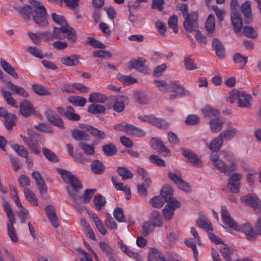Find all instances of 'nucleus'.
Returning a JSON list of instances; mask_svg holds the SVG:
<instances>
[{"label": "nucleus", "mask_w": 261, "mask_h": 261, "mask_svg": "<svg viewBox=\"0 0 261 261\" xmlns=\"http://www.w3.org/2000/svg\"><path fill=\"white\" fill-rule=\"evenodd\" d=\"M29 2L34 6L32 17L34 22L41 27L48 25L47 10L42 4L36 0H29Z\"/></svg>", "instance_id": "f03ea898"}, {"label": "nucleus", "mask_w": 261, "mask_h": 261, "mask_svg": "<svg viewBox=\"0 0 261 261\" xmlns=\"http://www.w3.org/2000/svg\"><path fill=\"white\" fill-rule=\"evenodd\" d=\"M32 89L34 92L39 96L49 95L50 92L46 87L38 84L32 85Z\"/></svg>", "instance_id": "a878e982"}, {"label": "nucleus", "mask_w": 261, "mask_h": 261, "mask_svg": "<svg viewBox=\"0 0 261 261\" xmlns=\"http://www.w3.org/2000/svg\"><path fill=\"white\" fill-rule=\"evenodd\" d=\"M233 60L236 64H238L241 69H243L245 66L247 62V57L243 56L239 53H235L233 56Z\"/></svg>", "instance_id": "4c0bfd02"}, {"label": "nucleus", "mask_w": 261, "mask_h": 261, "mask_svg": "<svg viewBox=\"0 0 261 261\" xmlns=\"http://www.w3.org/2000/svg\"><path fill=\"white\" fill-rule=\"evenodd\" d=\"M3 208L9 219V222L7 224V228H13L12 226L15 222L14 212L12 211L9 204L7 202L3 204Z\"/></svg>", "instance_id": "5701e85b"}, {"label": "nucleus", "mask_w": 261, "mask_h": 261, "mask_svg": "<svg viewBox=\"0 0 261 261\" xmlns=\"http://www.w3.org/2000/svg\"><path fill=\"white\" fill-rule=\"evenodd\" d=\"M149 202L153 206L158 208L161 207L165 203V201L159 196L152 198Z\"/></svg>", "instance_id": "774afa93"}, {"label": "nucleus", "mask_w": 261, "mask_h": 261, "mask_svg": "<svg viewBox=\"0 0 261 261\" xmlns=\"http://www.w3.org/2000/svg\"><path fill=\"white\" fill-rule=\"evenodd\" d=\"M135 98L136 101L139 103L146 104L148 101L146 95L141 92H137L135 93Z\"/></svg>", "instance_id": "338daca9"}, {"label": "nucleus", "mask_w": 261, "mask_h": 261, "mask_svg": "<svg viewBox=\"0 0 261 261\" xmlns=\"http://www.w3.org/2000/svg\"><path fill=\"white\" fill-rule=\"evenodd\" d=\"M47 120L51 124L60 128H64V124L62 119L57 114H55L51 110H47L45 113Z\"/></svg>", "instance_id": "9d476101"}, {"label": "nucleus", "mask_w": 261, "mask_h": 261, "mask_svg": "<svg viewBox=\"0 0 261 261\" xmlns=\"http://www.w3.org/2000/svg\"><path fill=\"white\" fill-rule=\"evenodd\" d=\"M91 170L96 174H102L105 170V166L102 163L98 160H94L91 165Z\"/></svg>", "instance_id": "f704fd0d"}, {"label": "nucleus", "mask_w": 261, "mask_h": 261, "mask_svg": "<svg viewBox=\"0 0 261 261\" xmlns=\"http://www.w3.org/2000/svg\"><path fill=\"white\" fill-rule=\"evenodd\" d=\"M198 14L197 12H192L189 16L184 18V28L187 32L196 31L198 28Z\"/></svg>", "instance_id": "0eeeda50"}, {"label": "nucleus", "mask_w": 261, "mask_h": 261, "mask_svg": "<svg viewBox=\"0 0 261 261\" xmlns=\"http://www.w3.org/2000/svg\"><path fill=\"white\" fill-rule=\"evenodd\" d=\"M118 174L121 177L123 180L132 178L133 174L126 168L123 167H119L117 169Z\"/></svg>", "instance_id": "a19ab883"}, {"label": "nucleus", "mask_w": 261, "mask_h": 261, "mask_svg": "<svg viewBox=\"0 0 261 261\" xmlns=\"http://www.w3.org/2000/svg\"><path fill=\"white\" fill-rule=\"evenodd\" d=\"M19 112L23 116L29 117L34 113L35 109L28 100H24L20 103Z\"/></svg>", "instance_id": "2eb2a0df"}, {"label": "nucleus", "mask_w": 261, "mask_h": 261, "mask_svg": "<svg viewBox=\"0 0 261 261\" xmlns=\"http://www.w3.org/2000/svg\"><path fill=\"white\" fill-rule=\"evenodd\" d=\"M23 192L26 197L27 199L33 205L37 206L38 205L37 199L35 195L28 188H25Z\"/></svg>", "instance_id": "8fccbe9b"}, {"label": "nucleus", "mask_w": 261, "mask_h": 261, "mask_svg": "<svg viewBox=\"0 0 261 261\" xmlns=\"http://www.w3.org/2000/svg\"><path fill=\"white\" fill-rule=\"evenodd\" d=\"M224 123V121L221 118L211 120L210 125L211 131L214 133H217L220 131L222 128V125Z\"/></svg>", "instance_id": "bb28decb"}, {"label": "nucleus", "mask_w": 261, "mask_h": 261, "mask_svg": "<svg viewBox=\"0 0 261 261\" xmlns=\"http://www.w3.org/2000/svg\"><path fill=\"white\" fill-rule=\"evenodd\" d=\"M42 150L43 155L48 161L55 163L59 161L58 156L52 151L46 147H43Z\"/></svg>", "instance_id": "79ce46f5"}, {"label": "nucleus", "mask_w": 261, "mask_h": 261, "mask_svg": "<svg viewBox=\"0 0 261 261\" xmlns=\"http://www.w3.org/2000/svg\"><path fill=\"white\" fill-rule=\"evenodd\" d=\"M242 33L248 38L255 39L257 37L256 31L251 27L244 26L243 29Z\"/></svg>", "instance_id": "de8ad7c7"}, {"label": "nucleus", "mask_w": 261, "mask_h": 261, "mask_svg": "<svg viewBox=\"0 0 261 261\" xmlns=\"http://www.w3.org/2000/svg\"><path fill=\"white\" fill-rule=\"evenodd\" d=\"M99 246L102 251L109 257H113L112 255L114 253L113 249L107 243L104 242H100Z\"/></svg>", "instance_id": "052dcab7"}, {"label": "nucleus", "mask_w": 261, "mask_h": 261, "mask_svg": "<svg viewBox=\"0 0 261 261\" xmlns=\"http://www.w3.org/2000/svg\"><path fill=\"white\" fill-rule=\"evenodd\" d=\"M86 42L94 48L101 49H104L106 48V46L104 44L91 37L87 38Z\"/></svg>", "instance_id": "13d9d810"}, {"label": "nucleus", "mask_w": 261, "mask_h": 261, "mask_svg": "<svg viewBox=\"0 0 261 261\" xmlns=\"http://www.w3.org/2000/svg\"><path fill=\"white\" fill-rule=\"evenodd\" d=\"M106 108L103 106L98 104H92L88 107V112L92 114L96 115L105 113Z\"/></svg>", "instance_id": "58836bf2"}, {"label": "nucleus", "mask_w": 261, "mask_h": 261, "mask_svg": "<svg viewBox=\"0 0 261 261\" xmlns=\"http://www.w3.org/2000/svg\"><path fill=\"white\" fill-rule=\"evenodd\" d=\"M146 61L142 58H138L137 60L132 61L129 62L130 69L135 68L137 70L143 72L147 70V67L145 66Z\"/></svg>", "instance_id": "aec40b11"}, {"label": "nucleus", "mask_w": 261, "mask_h": 261, "mask_svg": "<svg viewBox=\"0 0 261 261\" xmlns=\"http://www.w3.org/2000/svg\"><path fill=\"white\" fill-rule=\"evenodd\" d=\"M212 47L215 50L219 58H223L225 56V48L220 41L217 38L212 40Z\"/></svg>", "instance_id": "412c9836"}, {"label": "nucleus", "mask_w": 261, "mask_h": 261, "mask_svg": "<svg viewBox=\"0 0 261 261\" xmlns=\"http://www.w3.org/2000/svg\"><path fill=\"white\" fill-rule=\"evenodd\" d=\"M28 137L20 135L24 143L29 146V148L33 153L39 154L40 153V150L38 147L39 135L32 132L31 130H28Z\"/></svg>", "instance_id": "39448f33"}, {"label": "nucleus", "mask_w": 261, "mask_h": 261, "mask_svg": "<svg viewBox=\"0 0 261 261\" xmlns=\"http://www.w3.org/2000/svg\"><path fill=\"white\" fill-rule=\"evenodd\" d=\"M105 154L107 156H112L117 153L116 147L112 143L105 145L102 147Z\"/></svg>", "instance_id": "a18cd8bd"}, {"label": "nucleus", "mask_w": 261, "mask_h": 261, "mask_svg": "<svg viewBox=\"0 0 261 261\" xmlns=\"http://www.w3.org/2000/svg\"><path fill=\"white\" fill-rule=\"evenodd\" d=\"M198 226L201 228H213L211 222L204 215L199 213V218L196 221Z\"/></svg>", "instance_id": "7c9ffc66"}, {"label": "nucleus", "mask_w": 261, "mask_h": 261, "mask_svg": "<svg viewBox=\"0 0 261 261\" xmlns=\"http://www.w3.org/2000/svg\"><path fill=\"white\" fill-rule=\"evenodd\" d=\"M162 222L161 220L159 215L156 218H152L150 221L144 223L142 228H151V227H160L162 226Z\"/></svg>", "instance_id": "473e14b6"}, {"label": "nucleus", "mask_w": 261, "mask_h": 261, "mask_svg": "<svg viewBox=\"0 0 261 261\" xmlns=\"http://www.w3.org/2000/svg\"><path fill=\"white\" fill-rule=\"evenodd\" d=\"M223 143V140L219 135L217 138H215L211 141L208 148L212 151H217L220 149Z\"/></svg>", "instance_id": "ea45409f"}, {"label": "nucleus", "mask_w": 261, "mask_h": 261, "mask_svg": "<svg viewBox=\"0 0 261 261\" xmlns=\"http://www.w3.org/2000/svg\"><path fill=\"white\" fill-rule=\"evenodd\" d=\"M173 202V201L168 202L167 205L162 210L163 215L166 219H171L174 215V211L176 208L180 207L176 206Z\"/></svg>", "instance_id": "dca6fc26"}, {"label": "nucleus", "mask_w": 261, "mask_h": 261, "mask_svg": "<svg viewBox=\"0 0 261 261\" xmlns=\"http://www.w3.org/2000/svg\"><path fill=\"white\" fill-rule=\"evenodd\" d=\"M8 87L14 93L19 95L23 97L27 98L29 96L28 92L22 87L14 84L11 81H7Z\"/></svg>", "instance_id": "a211bd4d"}, {"label": "nucleus", "mask_w": 261, "mask_h": 261, "mask_svg": "<svg viewBox=\"0 0 261 261\" xmlns=\"http://www.w3.org/2000/svg\"><path fill=\"white\" fill-rule=\"evenodd\" d=\"M64 37H66L72 42H75L76 41L75 30L67 24L65 25L63 29V38Z\"/></svg>", "instance_id": "2f4dec72"}, {"label": "nucleus", "mask_w": 261, "mask_h": 261, "mask_svg": "<svg viewBox=\"0 0 261 261\" xmlns=\"http://www.w3.org/2000/svg\"><path fill=\"white\" fill-rule=\"evenodd\" d=\"M161 195L164 198V201H166L167 203L173 201L176 206H180V203L173 197V190L171 187H163L161 191Z\"/></svg>", "instance_id": "9b49d317"}, {"label": "nucleus", "mask_w": 261, "mask_h": 261, "mask_svg": "<svg viewBox=\"0 0 261 261\" xmlns=\"http://www.w3.org/2000/svg\"><path fill=\"white\" fill-rule=\"evenodd\" d=\"M237 99V106L239 107L246 109L251 108L252 98L249 94L245 92L240 93L237 90L234 89L229 93V96L226 98V100L230 103H233Z\"/></svg>", "instance_id": "7ed1b4c3"}, {"label": "nucleus", "mask_w": 261, "mask_h": 261, "mask_svg": "<svg viewBox=\"0 0 261 261\" xmlns=\"http://www.w3.org/2000/svg\"><path fill=\"white\" fill-rule=\"evenodd\" d=\"M237 132V129L236 128H231L222 132L219 134V137H220L222 139L224 138L226 140H229L235 136Z\"/></svg>", "instance_id": "3c124183"}, {"label": "nucleus", "mask_w": 261, "mask_h": 261, "mask_svg": "<svg viewBox=\"0 0 261 261\" xmlns=\"http://www.w3.org/2000/svg\"><path fill=\"white\" fill-rule=\"evenodd\" d=\"M5 118L6 127L8 129H11L12 126L15 124L16 116L13 114L8 113Z\"/></svg>", "instance_id": "bf43d9fd"}, {"label": "nucleus", "mask_w": 261, "mask_h": 261, "mask_svg": "<svg viewBox=\"0 0 261 261\" xmlns=\"http://www.w3.org/2000/svg\"><path fill=\"white\" fill-rule=\"evenodd\" d=\"M65 117L72 121H78L80 119V115L74 113V110L71 106L66 107Z\"/></svg>", "instance_id": "c03bdc74"}, {"label": "nucleus", "mask_w": 261, "mask_h": 261, "mask_svg": "<svg viewBox=\"0 0 261 261\" xmlns=\"http://www.w3.org/2000/svg\"><path fill=\"white\" fill-rule=\"evenodd\" d=\"M96 191V190L95 189L86 190L83 194L81 196L80 200L83 203L89 202L92 195L94 194Z\"/></svg>", "instance_id": "6e6d98bb"}, {"label": "nucleus", "mask_w": 261, "mask_h": 261, "mask_svg": "<svg viewBox=\"0 0 261 261\" xmlns=\"http://www.w3.org/2000/svg\"><path fill=\"white\" fill-rule=\"evenodd\" d=\"M215 28V17L213 14H210L205 23V29L208 35L212 36Z\"/></svg>", "instance_id": "c85d7f7f"}, {"label": "nucleus", "mask_w": 261, "mask_h": 261, "mask_svg": "<svg viewBox=\"0 0 261 261\" xmlns=\"http://www.w3.org/2000/svg\"><path fill=\"white\" fill-rule=\"evenodd\" d=\"M71 135L74 139L79 141H87L90 139V137L87 133L79 129L73 130L71 132Z\"/></svg>", "instance_id": "cd10ccee"}, {"label": "nucleus", "mask_w": 261, "mask_h": 261, "mask_svg": "<svg viewBox=\"0 0 261 261\" xmlns=\"http://www.w3.org/2000/svg\"><path fill=\"white\" fill-rule=\"evenodd\" d=\"M117 78L125 85H129L137 82V80L134 77L129 75H124L121 73L118 74Z\"/></svg>", "instance_id": "37998d69"}, {"label": "nucleus", "mask_w": 261, "mask_h": 261, "mask_svg": "<svg viewBox=\"0 0 261 261\" xmlns=\"http://www.w3.org/2000/svg\"><path fill=\"white\" fill-rule=\"evenodd\" d=\"M105 197L100 195H97L95 196L93 199V203L95 208L100 210L105 205L106 203Z\"/></svg>", "instance_id": "603ef678"}, {"label": "nucleus", "mask_w": 261, "mask_h": 261, "mask_svg": "<svg viewBox=\"0 0 261 261\" xmlns=\"http://www.w3.org/2000/svg\"><path fill=\"white\" fill-rule=\"evenodd\" d=\"M79 145L86 155H94L95 150L93 146L85 142H80Z\"/></svg>", "instance_id": "09e8293b"}, {"label": "nucleus", "mask_w": 261, "mask_h": 261, "mask_svg": "<svg viewBox=\"0 0 261 261\" xmlns=\"http://www.w3.org/2000/svg\"><path fill=\"white\" fill-rule=\"evenodd\" d=\"M68 101L74 106L84 107L87 100L86 98L79 96H72L69 98Z\"/></svg>", "instance_id": "49530a36"}, {"label": "nucleus", "mask_w": 261, "mask_h": 261, "mask_svg": "<svg viewBox=\"0 0 261 261\" xmlns=\"http://www.w3.org/2000/svg\"><path fill=\"white\" fill-rule=\"evenodd\" d=\"M12 147L19 155L25 158L28 157L29 152L23 146L14 144L12 146Z\"/></svg>", "instance_id": "5fc2aeb1"}, {"label": "nucleus", "mask_w": 261, "mask_h": 261, "mask_svg": "<svg viewBox=\"0 0 261 261\" xmlns=\"http://www.w3.org/2000/svg\"><path fill=\"white\" fill-rule=\"evenodd\" d=\"M220 246V251L226 261H231V255L234 253L235 250L228 247L226 245L222 244Z\"/></svg>", "instance_id": "72a5a7b5"}, {"label": "nucleus", "mask_w": 261, "mask_h": 261, "mask_svg": "<svg viewBox=\"0 0 261 261\" xmlns=\"http://www.w3.org/2000/svg\"><path fill=\"white\" fill-rule=\"evenodd\" d=\"M242 176L241 174L236 172L232 173L228 178L227 188L233 193H238L240 191L241 180Z\"/></svg>", "instance_id": "423d86ee"}, {"label": "nucleus", "mask_w": 261, "mask_h": 261, "mask_svg": "<svg viewBox=\"0 0 261 261\" xmlns=\"http://www.w3.org/2000/svg\"><path fill=\"white\" fill-rule=\"evenodd\" d=\"M221 217L223 222L228 227L237 228L239 227L238 224L231 217L229 213L224 206L221 207Z\"/></svg>", "instance_id": "f8f14e48"}, {"label": "nucleus", "mask_w": 261, "mask_h": 261, "mask_svg": "<svg viewBox=\"0 0 261 261\" xmlns=\"http://www.w3.org/2000/svg\"><path fill=\"white\" fill-rule=\"evenodd\" d=\"M51 18L56 24L61 26H65L67 24L66 20L63 16L53 13L51 14Z\"/></svg>", "instance_id": "e2e57ef3"}, {"label": "nucleus", "mask_w": 261, "mask_h": 261, "mask_svg": "<svg viewBox=\"0 0 261 261\" xmlns=\"http://www.w3.org/2000/svg\"><path fill=\"white\" fill-rule=\"evenodd\" d=\"M46 214L48 219L53 226L57 228L59 226L58 220L56 216L54 208L51 205H48L45 208Z\"/></svg>", "instance_id": "6ab92c4d"}, {"label": "nucleus", "mask_w": 261, "mask_h": 261, "mask_svg": "<svg viewBox=\"0 0 261 261\" xmlns=\"http://www.w3.org/2000/svg\"><path fill=\"white\" fill-rule=\"evenodd\" d=\"M230 18L234 32L238 35H242L243 29V21L241 14L238 12H231Z\"/></svg>", "instance_id": "1a4fd4ad"}, {"label": "nucleus", "mask_w": 261, "mask_h": 261, "mask_svg": "<svg viewBox=\"0 0 261 261\" xmlns=\"http://www.w3.org/2000/svg\"><path fill=\"white\" fill-rule=\"evenodd\" d=\"M177 22V17L176 15L170 17L168 21L169 27L172 28L175 33L178 32Z\"/></svg>", "instance_id": "0e129e2a"}, {"label": "nucleus", "mask_w": 261, "mask_h": 261, "mask_svg": "<svg viewBox=\"0 0 261 261\" xmlns=\"http://www.w3.org/2000/svg\"><path fill=\"white\" fill-rule=\"evenodd\" d=\"M34 6H31L29 5H24L22 7H19L17 9V11L24 19H29L32 16V13Z\"/></svg>", "instance_id": "393cba45"}, {"label": "nucleus", "mask_w": 261, "mask_h": 261, "mask_svg": "<svg viewBox=\"0 0 261 261\" xmlns=\"http://www.w3.org/2000/svg\"><path fill=\"white\" fill-rule=\"evenodd\" d=\"M149 160L151 163L158 166L165 167L166 166L165 161L157 155L152 154L150 155Z\"/></svg>", "instance_id": "680f3d73"}, {"label": "nucleus", "mask_w": 261, "mask_h": 261, "mask_svg": "<svg viewBox=\"0 0 261 261\" xmlns=\"http://www.w3.org/2000/svg\"><path fill=\"white\" fill-rule=\"evenodd\" d=\"M127 100V97L125 96L117 97L115 99L112 107L114 111L117 113L122 112L124 109L125 102H126Z\"/></svg>", "instance_id": "f3484780"}, {"label": "nucleus", "mask_w": 261, "mask_h": 261, "mask_svg": "<svg viewBox=\"0 0 261 261\" xmlns=\"http://www.w3.org/2000/svg\"><path fill=\"white\" fill-rule=\"evenodd\" d=\"M184 62L186 69L188 70H193L197 69V65L194 63V61L188 56H185L184 57Z\"/></svg>", "instance_id": "4d7b16f0"}, {"label": "nucleus", "mask_w": 261, "mask_h": 261, "mask_svg": "<svg viewBox=\"0 0 261 261\" xmlns=\"http://www.w3.org/2000/svg\"><path fill=\"white\" fill-rule=\"evenodd\" d=\"M203 114L205 117H211L212 116H216L219 113V111L210 106H206L202 109Z\"/></svg>", "instance_id": "864d4df0"}, {"label": "nucleus", "mask_w": 261, "mask_h": 261, "mask_svg": "<svg viewBox=\"0 0 261 261\" xmlns=\"http://www.w3.org/2000/svg\"><path fill=\"white\" fill-rule=\"evenodd\" d=\"M171 87L172 88L173 91L178 95H186L188 92V91L186 90L182 87L177 84L175 82H173L171 83Z\"/></svg>", "instance_id": "69168bd1"}, {"label": "nucleus", "mask_w": 261, "mask_h": 261, "mask_svg": "<svg viewBox=\"0 0 261 261\" xmlns=\"http://www.w3.org/2000/svg\"><path fill=\"white\" fill-rule=\"evenodd\" d=\"M244 233L249 241H254L258 237L261 236V229H238Z\"/></svg>", "instance_id": "4be33fe9"}, {"label": "nucleus", "mask_w": 261, "mask_h": 261, "mask_svg": "<svg viewBox=\"0 0 261 261\" xmlns=\"http://www.w3.org/2000/svg\"><path fill=\"white\" fill-rule=\"evenodd\" d=\"M241 200L253 208L256 212L261 213V202L256 196L248 195L242 197Z\"/></svg>", "instance_id": "6e6552de"}, {"label": "nucleus", "mask_w": 261, "mask_h": 261, "mask_svg": "<svg viewBox=\"0 0 261 261\" xmlns=\"http://www.w3.org/2000/svg\"><path fill=\"white\" fill-rule=\"evenodd\" d=\"M81 127L89 132L93 136L97 137L99 139H102L105 137V134L103 132L91 125L82 124Z\"/></svg>", "instance_id": "b1692460"}, {"label": "nucleus", "mask_w": 261, "mask_h": 261, "mask_svg": "<svg viewBox=\"0 0 261 261\" xmlns=\"http://www.w3.org/2000/svg\"><path fill=\"white\" fill-rule=\"evenodd\" d=\"M181 153L191 164L198 167L201 166L202 162L198 155L190 149L183 148L181 149Z\"/></svg>", "instance_id": "ddd939ff"}, {"label": "nucleus", "mask_w": 261, "mask_h": 261, "mask_svg": "<svg viewBox=\"0 0 261 261\" xmlns=\"http://www.w3.org/2000/svg\"><path fill=\"white\" fill-rule=\"evenodd\" d=\"M61 62L67 66H75L79 63V60L77 56L74 55L62 58Z\"/></svg>", "instance_id": "e433bc0d"}, {"label": "nucleus", "mask_w": 261, "mask_h": 261, "mask_svg": "<svg viewBox=\"0 0 261 261\" xmlns=\"http://www.w3.org/2000/svg\"><path fill=\"white\" fill-rule=\"evenodd\" d=\"M211 160L214 166L220 172L226 175H229L231 172L235 171L238 169V166L235 163L226 165V164L217 154H212L210 156Z\"/></svg>", "instance_id": "20e7f679"}, {"label": "nucleus", "mask_w": 261, "mask_h": 261, "mask_svg": "<svg viewBox=\"0 0 261 261\" xmlns=\"http://www.w3.org/2000/svg\"><path fill=\"white\" fill-rule=\"evenodd\" d=\"M241 10L244 16V21L246 24H250L253 20L251 9V2L246 1L241 6Z\"/></svg>", "instance_id": "4468645a"}, {"label": "nucleus", "mask_w": 261, "mask_h": 261, "mask_svg": "<svg viewBox=\"0 0 261 261\" xmlns=\"http://www.w3.org/2000/svg\"><path fill=\"white\" fill-rule=\"evenodd\" d=\"M107 99V97L99 92L92 93L89 95L88 100L91 103H103Z\"/></svg>", "instance_id": "c756f323"}, {"label": "nucleus", "mask_w": 261, "mask_h": 261, "mask_svg": "<svg viewBox=\"0 0 261 261\" xmlns=\"http://www.w3.org/2000/svg\"><path fill=\"white\" fill-rule=\"evenodd\" d=\"M57 171L61 175L65 182L69 184L71 187L67 186L66 189L69 195L73 201L80 200L79 190L82 188V185L77 178L71 172L64 169H57Z\"/></svg>", "instance_id": "f257e3e1"}, {"label": "nucleus", "mask_w": 261, "mask_h": 261, "mask_svg": "<svg viewBox=\"0 0 261 261\" xmlns=\"http://www.w3.org/2000/svg\"><path fill=\"white\" fill-rule=\"evenodd\" d=\"M0 63L1 67L6 72L15 79H18V75L17 72L15 71L14 69L11 66L9 63L1 59Z\"/></svg>", "instance_id": "c9c22d12"}]
</instances>
